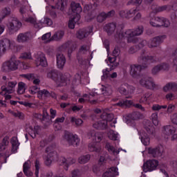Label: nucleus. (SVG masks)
Instances as JSON below:
<instances>
[{"label":"nucleus","mask_w":177,"mask_h":177,"mask_svg":"<svg viewBox=\"0 0 177 177\" xmlns=\"http://www.w3.org/2000/svg\"><path fill=\"white\" fill-rule=\"evenodd\" d=\"M150 96H151V94L150 92L145 93L142 97L139 100V103H142L143 104H146L147 103V101L150 99Z\"/></svg>","instance_id":"de8ad7c7"},{"label":"nucleus","mask_w":177,"mask_h":177,"mask_svg":"<svg viewBox=\"0 0 177 177\" xmlns=\"http://www.w3.org/2000/svg\"><path fill=\"white\" fill-rule=\"evenodd\" d=\"M62 48L64 49L69 48L68 50V57L70 59V57H71V53L75 50V47H74V45H71V42L68 41L62 45Z\"/></svg>","instance_id":"473e14b6"},{"label":"nucleus","mask_w":177,"mask_h":177,"mask_svg":"<svg viewBox=\"0 0 177 177\" xmlns=\"http://www.w3.org/2000/svg\"><path fill=\"white\" fill-rule=\"evenodd\" d=\"M71 122L73 124H75L76 127H81V125H82L84 123V121H82L80 118L72 117L71 118Z\"/></svg>","instance_id":"603ef678"},{"label":"nucleus","mask_w":177,"mask_h":177,"mask_svg":"<svg viewBox=\"0 0 177 177\" xmlns=\"http://www.w3.org/2000/svg\"><path fill=\"white\" fill-rule=\"evenodd\" d=\"M138 62L139 64L134 65V67H146L147 64H150V63L156 62V57L149 55L146 56L142 54L141 56L138 58Z\"/></svg>","instance_id":"6e6552de"},{"label":"nucleus","mask_w":177,"mask_h":177,"mask_svg":"<svg viewBox=\"0 0 177 177\" xmlns=\"http://www.w3.org/2000/svg\"><path fill=\"white\" fill-rule=\"evenodd\" d=\"M101 92L104 96H110L113 93V88L110 85L102 86Z\"/></svg>","instance_id":"c756f323"},{"label":"nucleus","mask_w":177,"mask_h":177,"mask_svg":"<svg viewBox=\"0 0 177 177\" xmlns=\"http://www.w3.org/2000/svg\"><path fill=\"white\" fill-rule=\"evenodd\" d=\"M71 9L73 13H75V15H80V13L82 12V7H81V4L74 1H72L71 3Z\"/></svg>","instance_id":"393cba45"},{"label":"nucleus","mask_w":177,"mask_h":177,"mask_svg":"<svg viewBox=\"0 0 177 177\" xmlns=\"http://www.w3.org/2000/svg\"><path fill=\"white\" fill-rule=\"evenodd\" d=\"M133 93H135V88L133 86L128 85L127 86V99H131L132 96L131 95H133Z\"/></svg>","instance_id":"3c124183"},{"label":"nucleus","mask_w":177,"mask_h":177,"mask_svg":"<svg viewBox=\"0 0 177 177\" xmlns=\"http://www.w3.org/2000/svg\"><path fill=\"white\" fill-rule=\"evenodd\" d=\"M158 167V160H149L144 163L142 166V169L144 172H151V171H155Z\"/></svg>","instance_id":"9b49d317"},{"label":"nucleus","mask_w":177,"mask_h":177,"mask_svg":"<svg viewBox=\"0 0 177 177\" xmlns=\"http://www.w3.org/2000/svg\"><path fill=\"white\" fill-rule=\"evenodd\" d=\"M163 92H177V83L170 82L167 83L162 88Z\"/></svg>","instance_id":"a211bd4d"},{"label":"nucleus","mask_w":177,"mask_h":177,"mask_svg":"<svg viewBox=\"0 0 177 177\" xmlns=\"http://www.w3.org/2000/svg\"><path fill=\"white\" fill-rule=\"evenodd\" d=\"M127 84H122L118 88V91L121 93V95H124V96H127Z\"/></svg>","instance_id":"052dcab7"},{"label":"nucleus","mask_w":177,"mask_h":177,"mask_svg":"<svg viewBox=\"0 0 177 177\" xmlns=\"http://www.w3.org/2000/svg\"><path fill=\"white\" fill-rule=\"evenodd\" d=\"M46 153H48L47 157L46 158L44 162L49 167L52 164L53 161H57L59 160V155L56 151V146L50 145L46 149Z\"/></svg>","instance_id":"20e7f679"},{"label":"nucleus","mask_w":177,"mask_h":177,"mask_svg":"<svg viewBox=\"0 0 177 177\" xmlns=\"http://www.w3.org/2000/svg\"><path fill=\"white\" fill-rule=\"evenodd\" d=\"M39 92V87L38 86H32L29 88V93L31 95H35V93H37Z\"/></svg>","instance_id":"bf43d9fd"},{"label":"nucleus","mask_w":177,"mask_h":177,"mask_svg":"<svg viewBox=\"0 0 177 177\" xmlns=\"http://www.w3.org/2000/svg\"><path fill=\"white\" fill-rule=\"evenodd\" d=\"M89 160H91V155H83L79 157L78 162L79 164H86V162H89Z\"/></svg>","instance_id":"a18cd8bd"},{"label":"nucleus","mask_w":177,"mask_h":177,"mask_svg":"<svg viewBox=\"0 0 177 177\" xmlns=\"http://www.w3.org/2000/svg\"><path fill=\"white\" fill-rule=\"evenodd\" d=\"M164 153V147L162 145H158L155 148H149L148 149V154L150 157H153V158H158V157H161Z\"/></svg>","instance_id":"9d476101"},{"label":"nucleus","mask_w":177,"mask_h":177,"mask_svg":"<svg viewBox=\"0 0 177 177\" xmlns=\"http://www.w3.org/2000/svg\"><path fill=\"white\" fill-rule=\"evenodd\" d=\"M84 174H85V171H84V169H73L71 173V177H81L82 176V175H84Z\"/></svg>","instance_id":"c03bdc74"},{"label":"nucleus","mask_w":177,"mask_h":177,"mask_svg":"<svg viewBox=\"0 0 177 177\" xmlns=\"http://www.w3.org/2000/svg\"><path fill=\"white\" fill-rule=\"evenodd\" d=\"M118 176V169L117 167H111L109 170L102 174V177H115Z\"/></svg>","instance_id":"412c9836"},{"label":"nucleus","mask_w":177,"mask_h":177,"mask_svg":"<svg viewBox=\"0 0 177 177\" xmlns=\"http://www.w3.org/2000/svg\"><path fill=\"white\" fill-rule=\"evenodd\" d=\"M140 135L141 136V142L144 146H149L150 145V138L149 135L145 131H140Z\"/></svg>","instance_id":"cd10ccee"},{"label":"nucleus","mask_w":177,"mask_h":177,"mask_svg":"<svg viewBox=\"0 0 177 177\" xmlns=\"http://www.w3.org/2000/svg\"><path fill=\"white\" fill-rule=\"evenodd\" d=\"M47 77L55 81L58 86H66L71 80L70 73H62L55 70L48 72Z\"/></svg>","instance_id":"f03ea898"},{"label":"nucleus","mask_w":177,"mask_h":177,"mask_svg":"<svg viewBox=\"0 0 177 177\" xmlns=\"http://www.w3.org/2000/svg\"><path fill=\"white\" fill-rule=\"evenodd\" d=\"M10 48V40L8 38H4L0 40V49L3 52H6L8 49Z\"/></svg>","instance_id":"5701e85b"},{"label":"nucleus","mask_w":177,"mask_h":177,"mask_svg":"<svg viewBox=\"0 0 177 177\" xmlns=\"http://www.w3.org/2000/svg\"><path fill=\"white\" fill-rule=\"evenodd\" d=\"M106 19V16L105 12H101L97 16V21L98 23H103Z\"/></svg>","instance_id":"680f3d73"},{"label":"nucleus","mask_w":177,"mask_h":177,"mask_svg":"<svg viewBox=\"0 0 177 177\" xmlns=\"http://www.w3.org/2000/svg\"><path fill=\"white\" fill-rule=\"evenodd\" d=\"M73 85H78V84H81V76L80 74H76L73 78Z\"/></svg>","instance_id":"69168bd1"},{"label":"nucleus","mask_w":177,"mask_h":177,"mask_svg":"<svg viewBox=\"0 0 177 177\" xmlns=\"http://www.w3.org/2000/svg\"><path fill=\"white\" fill-rule=\"evenodd\" d=\"M28 67V65L24 62H20L16 59V56H11L9 60L4 62L2 67Z\"/></svg>","instance_id":"423d86ee"},{"label":"nucleus","mask_w":177,"mask_h":177,"mask_svg":"<svg viewBox=\"0 0 177 177\" xmlns=\"http://www.w3.org/2000/svg\"><path fill=\"white\" fill-rule=\"evenodd\" d=\"M105 149H106L109 153L113 154L114 156L120 153V151L115 149V148H114L113 145L110 144V142L106 143Z\"/></svg>","instance_id":"58836bf2"},{"label":"nucleus","mask_w":177,"mask_h":177,"mask_svg":"<svg viewBox=\"0 0 177 177\" xmlns=\"http://www.w3.org/2000/svg\"><path fill=\"white\" fill-rule=\"evenodd\" d=\"M157 12H171L172 10V7L171 5H164L159 6L156 8Z\"/></svg>","instance_id":"8fccbe9b"},{"label":"nucleus","mask_w":177,"mask_h":177,"mask_svg":"<svg viewBox=\"0 0 177 177\" xmlns=\"http://www.w3.org/2000/svg\"><path fill=\"white\" fill-rule=\"evenodd\" d=\"M109 109H105L104 113L101 115V118H104L107 121V122H111L114 120V115L113 113H107Z\"/></svg>","instance_id":"72a5a7b5"},{"label":"nucleus","mask_w":177,"mask_h":177,"mask_svg":"<svg viewBox=\"0 0 177 177\" xmlns=\"http://www.w3.org/2000/svg\"><path fill=\"white\" fill-rule=\"evenodd\" d=\"M88 135H91V138H94L93 139L95 141V143H99L102 140V136H99V133L96 134L95 131L90 132Z\"/></svg>","instance_id":"864d4df0"},{"label":"nucleus","mask_w":177,"mask_h":177,"mask_svg":"<svg viewBox=\"0 0 177 177\" xmlns=\"http://www.w3.org/2000/svg\"><path fill=\"white\" fill-rule=\"evenodd\" d=\"M115 24L111 23L108 24L104 26V30L107 32L108 35H111L114 31H115L116 28Z\"/></svg>","instance_id":"c85d7f7f"},{"label":"nucleus","mask_w":177,"mask_h":177,"mask_svg":"<svg viewBox=\"0 0 177 177\" xmlns=\"http://www.w3.org/2000/svg\"><path fill=\"white\" fill-rule=\"evenodd\" d=\"M169 68L168 67H153L151 69L152 75H157L160 73H164L165 71H169Z\"/></svg>","instance_id":"2f4dec72"},{"label":"nucleus","mask_w":177,"mask_h":177,"mask_svg":"<svg viewBox=\"0 0 177 177\" xmlns=\"http://www.w3.org/2000/svg\"><path fill=\"white\" fill-rule=\"evenodd\" d=\"M66 142L68 146H78L80 145V138L78 136L74 135L68 131H65L62 136V142Z\"/></svg>","instance_id":"39448f33"},{"label":"nucleus","mask_w":177,"mask_h":177,"mask_svg":"<svg viewBox=\"0 0 177 177\" xmlns=\"http://www.w3.org/2000/svg\"><path fill=\"white\" fill-rule=\"evenodd\" d=\"M140 84L143 86V88L151 89V91H154V89H157V88H158V84L154 82V79L151 77H142L140 80Z\"/></svg>","instance_id":"0eeeda50"},{"label":"nucleus","mask_w":177,"mask_h":177,"mask_svg":"<svg viewBox=\"0 0 177 177\" xmlns=\"http://www.w3.org/2000/svg\"><path fill=\"white\" fill-rule=\"evenodd\" d=\"M142 67H131L130 74L132 77L136 78V77H139V75H140V71H142Z\"/></svg>","instance_id":"4c0bfd02"},{"label":"nucleus","mask_w":177,"mask_h":177,"mask_svg":"<svg viewBox=\"0 0 177 177\" xmlns=\"http://www.w3.org/2000/svg\"><path fill=\"white\" fill-rule=\"evenodd\" d=\"M17 67H3L1 71L3 73H10L11 71H16Z\"/></svg>","instance_id":"338daca9"},{"label":"nucleus","mask_w":177,"mask_h":177,"mask_svg":"<svg viewBox=\"0 0 177 177\" xmlns=\"http://www.w3.org/2000/svg\"><path fill=\"white\" fill-rule=\"evenodd\" d=\"M64 37V32L62 30H59L54 34V35L52 37L53 41H60L62 38Z\"/></svg>","instance_id":"09e8293b"},{"label":"nucleus","mask_w":177,"mask_h":177,"mask_svg":"<svg viewBox=\"0 0 177 177\" xmlns=\"http://www.w3.org/2000/svg\"><path fill=\"white\" fill-rule=\"evenodd\" d=\"M23 24L17 18L12 17L10 19L8 24V29L10 31H13L14 32H17L21 28Z\"/></svg>","instance_id":"1a4fd4ad"},{"label":"nucleus","mask_w":177,"mask_h":177,"mask_svg":"<svg viewBox=\"0 0 177 177\" xmlns=\"http://www.w3.org/2000/svg\"><path fill=\"white\" fill-rule=\"evenodd\" d=\"M57 57V66L58 67H64V64H66V57L60 53L56 55Z\"/></svg>","instance_id":"bb28decb"},{"label":"nucleus","mask_w":177,"mask_h":177,"mask_svg":"<svg viewBox=\"0 0 177 177\" xmlns=\"http://www.w3.org/2000/svg\"><path fill=\"white\" fill-rule=\"evenodd\" d=\"M167 38V35H160L156 37H153L150 40V42L148 44L149 48H157L160 46L164 42V39Z\"/></svg>","instance_id":"f8f14e48"},{"label":"nucleus","mask_w":177,"mask_h":177,"mask_svg":"<svg viewBox=\"0 0 177 177\" xmlns=\"http://www.w3.org/2000/svg\"><path fill=\"white\" fill-rule=\"evenodd\" d=\"M175 132H176V129L173 126L167 125L163 127L162 133L166 135V136H171Z\"/></svg>","instance_id":"a878e982"},{"label":"nucleus","mask_w":177,"mask_h":177,"mask_svg":"<svg viewBox=\"0 0 177 177\" xmlns=\"http://www.w3.org/2000/svg\"><path fill=\"white\" fill-rule=\"evenodd\" d=\"M93 127L95 129H107V120H104V118H101V120L93 124Z\"/></svg>","instance_id":"6ab92c4d"},{"label":"nucleus","mask_w":177,"mask_h":177,"mask_svg":"<svg viewBox=\"0 0 177 177\" xmlns=\"http://www.w3.org/2000/svg\"><path fill=\"white\" fill-rule=\"evenodd\" d=\"M53 172L52 171H44L41 174V177H53Z\"/></svg>","instance_id":"774afa93"},{"label":"nucleus","mask_w":177,"mask_h":177,"mask_svg":"<svg viewBox=\"0 0 177 177\" xmlns=\"http://www.w3.org/2000/svg\"><path fill=\"white\" fill-rule=\"evenodd\" d=\"M108 136L111 140H117V139H118V133L113 130H111L109 132Z\"/></svg>","instance_id":"13d9d810"},{"label":"nucleus","mask_w":177,"mask_h":177,"mask_svg":"<svg viewBox=\"0 0 177 177\" xmlns=\"http://www.w3.org/2000/svg\"><path fill=\"white\" fill-rule=\"evenodd\" d=\"M30 37H31V34L28 32L19 33L17 36V41L23 44L27 42V41H30Z\"/></svg>","instance_id":"4be33fe9"},{"label":"nucleus","mask_w":177,"mask_h":177,"mask_svg":"<svg viewBox=\"0 0 177 177\" xmlns=\"http://www.w3.org/2000/svg\"><path fill=\"white\" fill-rule=\"evenodd\" d=\"M136 12H138V8L127 10H122L119 11V16L122 19H131V17H133V16H135Z\"/></svg>","instance_id":"4468645a"},{"label":"nucleus","mask_w":177,"mask_h":177,"mask_svg":"<svg viewBox=\"0 0 177 177\" xmlns=\"http://www.w3.org/2000/svg\"><path fill=\"white\" fill-rule=\"evenodd\" d=\"M36 65L37 67H48V62L46 61V57H45V54L41 52H39L36 55Z\"/></svg>","instance_id":"ddd939ff"},{"label":"nucleus","mask_w":177,"mask_h":177,"mask_svg":"<svg viewBox=\"0 0 177 177\" xmlns=\"http://www.w3.org/2000/svg\"><path fill=\"white\" fill-rule=\"evenodd\" d=\"M37 97L39 99H43V97H50V92L46 89L40 90L38 92Z\"/></svg>","instance_id":"37998d69"},{"label":"nucleus","mask_w":177,"mask_h":177,"mask_svg":"<svg viewBox=\"0 0 177 177\" xmlns=\"http://www.w3.org/2000/svg\"><path fill=\"white\" fill-rule=\"evenodd\" d=\"M129 118L133 120H140L142 118V115L139 112H133L132 113L129 115Z\"/></svg>","instance_id":"6e6d98bb"},{"label":"nucleus","mask_w":177,"mask_h":177,"mask_svg":"<svg viewBox=\"0 0 177 177\" xmlns=\"http://www.w3.org/2000/svg\"><path fill=\"white\" fill-rule=\"evenodd\" d=\"M16 85H17V82L12 81V82H8L7 87L1 86V91L6 92V93H13L15 92V88H16Z\"/></svg>","instance_id":"f3484780"},{"label":"nucleus","mask_w":177,"mask_h":177,"mask_svg":"<svg viewBox=\"0 0 177 177\" xmlns=\"http://www.w3.org/2000/svg\"><path fill=\"white\" fill-rule=\"evenodd\" d=\"M142 34H143V26H139L134 30L129 29L125 32L122 30H117L115 39L120 42L123 38H127L128 44H136L139 39L136 37L142 35Z\"/></svg>","instance_id":"f257e3e1"},{"label":"nucleus","mask_w":177,"mask_h":177,"mask_svg":"<svg viewBox=\"0 0 177 177\" xmlns=\"http://www.w3.org/2000/svg\"><path fill=\"white\" fill-rule=\"evenodd\" d=\"M61 162L64 165V168L66 171H68V167L70 165H73V164H75L77 162V160L73 158H67L61 157Z\"/></svg>","instance_id":"dca6fc26"},{"label":"nucleus","mask_w":177,"mask_h":177,"mask_svg":"<svg viewBox=\"0 0 177 177\" xmlns=\"http://www.w3.org/2000/svg\"><path fill=\"white\" fill-rule=\"evenodd\" d=\"M155 21H157L160 24V27H169L171 26V22L168 19L162 17H155Z\"/></svg>","instance_id":"aec40b11"},{"label":"nucleus","mask_w":177,"mask_h":177,"mask_svg":"<svg viewBox=\"0 0 177 177\" xmlns=\"http://www.w3.org/2000/svg\"><path fill=\"white\" fill-rule=\"evenodd\" d=\"M24 21L30 23L35 27V28H37V30L42 28V27H45L46 26H52V24H53L52 19L48 17H44V21H39V22H37V17H35V15L28 17H24Z\"/></svg>","instance_id":"7ed1b4c3"},{"label":"nucleus","mask_w":177,"mask_h":177,"mask_svg":"<svg viewBox=\"0 0 177 177\" xmlns=\"http://www.w3.org/2000/svg\"><path fill=\"white\" fill-rule=\"evenodd\" d=\"M144 129L145 131L149 133V135H154L156 132V129L151 124V122H150L149 120H146L144 123Z\"/></svg>","instance_id":"b1692460"},{"label":"nucleus","mask_w":177,"mask_h":177,"mask_svg":"<svg viewBox=\"0 0 177 177\" xmlns=\"http://www.w3.org/2000/svg\"><path fill=\"white\" fill-rule=\"evenodd\" d=\"M91 47L88 45L84 44L80 48V52L82 53H86L89 52Z\"/></svg>","instance_id":"0e129e2a"},{"label":"nucleus","mask_w":177,"mask_h":177,"mask_svg":"<svg viewBox=\"0 0 177 177\" xmlns=\"http://www.w3.org/2000/svg\"><path fill=\"white\" fill-rule=\"evenodd\" d=\"M92 32V28H86L79 30L76 33V37L78 39H84L89 36V34Z\"/></svg>","instance_id":"2eb2a0df"},{"label":"nucleus","mask_w":177,"mask_h":177,"mask_svg":"<svg viewBox=\"0 0 177 177\" xmlns=\"http://www.w3.org/2000/svg\"><path fill=\"white\" fill-rule=\"evenodd\" d=\"M67 6V0H59L58 2L55 5L56 9H59L63 11Z\"/></svg>","instance_id":"a19ab883"},{"label":"nucleus","mask_w":177,"mask_h":177,"mask_svg":"<svg viewBox=\"0 0 177 177\" xmlns=\"http://www.w3.org/2000/svg\"><path fill=\"white\" fill-rule=\"evenodd\" d=\"M12 144V153H17V149H19V143L17 137H12L11 140Z\"/></svg>","instance_id":"f704fd0d"},{"label":"nucleus","mask_w":177,"mask_h":177,"mask_svg":"<svg viewBox=\"0 0 177 177\" xmlns=\"http://www.w3.org/2000/svg\"><path fill=\"white\" fill-rule=\"evenodd\" d=\"M10 114L13 115V117L19 118V120H24V114L23 113L19 112V111H9Z\"/></svg>","instance_id":"4d7b16f0"},{"label":"nucleus","mask_w":177,"mask_h":177,"mask_svg":"<svg viewBox=\"0 0 177 177\" xmlns=\"http://www.w3.org/2000/svg\"><path fill=\"white\" fill-rule=\"evenodd\" d=\"M9 145V136H6L3 138L1 144H0V151H3V150H6V147H8Z\"/></svg>","instance_id":"ea45409f"},{"label":"nucleus","mask_w":177,"mask_h":177,"mask_svg":"<svg viewBox=\"0 0 177 177\" xmlns=\"http://www.w3.org/2000/svg\"><path fill=\"white\" fill-rule=\"evenodd\" d=\"M167 105H158V104H153L151 107L153 111H158L161 110V109H167Z\"/></svg>","instance_id":"e2e57ef3"},{"label":"nucleus","mask_w":177,"mask_h":177,"mask_svg":"<svg viewBox=\"0 0 177 177\" xmlns=\"http://www.w3.org/2000/svg\"><path fill=\"white\" fill-rule=\"evenodd\" d=\"M31 167V161L27 160L24 164V173L26 175V176L30 177L32 176V172L28 171V174H27V171L30 169Z\"/></svg>","instance_id":"c9c22d12"},{"label":"nucleus","mask_w":177,"mask_h":177,"mask_svg":"<svg viewBox=\"0 0 177 177\" xmlns=\"http://www.w3.org/2000/svg\"><path fill=\"white\" fill-rule=\"evenodd\" d=\"M88 150L91 152L95 151V153H100L102 148L99 146L97 142H91L88 145Z\"/></svg>","instance_id":"7c9ffc66"},{"label":"nucleus","mask_w":177,"mask_h":177,"mask_svg":"<svg viewBox=\"0 0 177 177\" xmlns=\"http://www.w3.org/2000/svg\"><path fill=\"white\" fill-rule=\"evenodd\" d=\"M151 120L153 125L157 127V125H158V113L155 112V113H152L151 115Z\"/></svg>","instance_id":"5fc2aeb1"},{"label":"nucleus","mask_w":177,"mask_h":177,"mask_svg":"<svg viewBox=\"0 0 177 177\" xmlns=\"http://www.w3.org/2000/svg\"><path fill=\"white\" fill-rule=\"evenodd\" d=\"M28 131L31 138H32V139H35L37 135H38L39 132V126H36L34 129L32 127H30Z\"/></svg>","instance_id":"e433bc0d"},{"label":"nucleus","mask_w":177,"mask_h":177,"mask_svg":"<svg viewBox=\"0 0 177 177\" xmlns=\"http://www.w3.org/2000/svg\"><path fill=\"white\" fill-rule=\"evenodd\" d=\"M26 89H27V87H26V83L21 82L18 84V89H17L18 95H23V93L26 92Z\"/></svg>","instance_id":"49530a36"},{"label":"nucleus","mask_w":177,"mask_h":177,"mask_svg":"<svg viewBox=\"0 0 177 177\" xmlns=\"http://www.w3.org/2000/svg\"><path fill=\"white\" fill-rule=\"evenodd\" d=\"M132 100H123L115 104V106H119L120 107H129V106H132Z\"/></svg>","instance_id":"79ce46f5"}]
</instances>
